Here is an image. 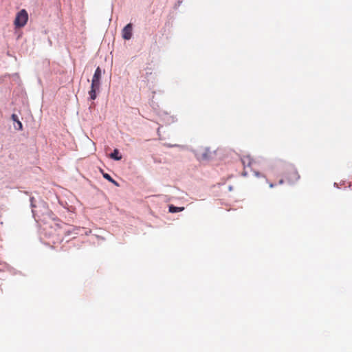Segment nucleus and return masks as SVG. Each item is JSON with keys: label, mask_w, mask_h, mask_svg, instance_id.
Here are the masks:
<instances>
[{"label": "nucleus", "mask_w": 352, "mask_h": 352, "mask_svg": "<svg viewBox=\"0 0 352 352\" xmlns=\"http://www.w3.org/2000/svg\"><path fill=\"white\" fill-rule=\"evenodd\" d=\"M194 153L199 161L209 160L212 155V153L209 148L204 146H197L194 149Z\"/></svg>", "instance_id": "obj_1"}, {"label": "nucleus", "mask_w": 352, "mask_h": 352, "mask_svg": "<svg viewBox=\"0 0 352 352\" xmlns=\"http://www.w3.org/2000/svg\"><path fill=\"white\" fill-rule=\"evenodd\" d=\"M28 20V14L24 9L19 12L16 16L14 24L16 28H22L25 25Z\"/></svg>", "instance_id": "obj_2"}, {"label": "nucleus", "mask_w": 352, "mask_h": 352, "mask_svg": "<svg viewBox=\"0 0 352 352\" xmlns=\"http://www.w3.org/2000/svg\"><path fill=\"white\" fill-rule=\"evenodd\" d=\"M300 178L298 171L294 168H291L286 174V179L290 184H294Z\"/></svg>", "instance_id": "obj_3"}, {"label": "nucleus", "mask_w": 352, "mask_h": 352, "mask_svg": "<svg viewBox=\"0 0 352 352\" xmlns=\"http://www.w3.org/2000/svg\"><path fill=\"white\" fill-rule=\"evenodd\" d=\"M133 25L131 23L127 24L122 31V36L124 40H129L132 37Z\"/></svg>", "instance_id": "obj_4"}, {"label": "nucleus", "mask_w": 352, "mask_h": 352, "mask_svg": "<svg viewBox=\"0 0 352 352\" xmlns=\"http://www.w3.org/2000/svg\"><path fill=\"white\" fill-rule=\"evenodd\" d=\"M101 75V69L98 67L96 68L92 78L91 83L93 84V87H96L98 85H100Z\"/></svg>", "instance_id": "obj_5"}, {"label": "nucleus", "mask_w": 352, "mask_h": 352, "mask_svg": "<svg viewBox=\"0 0 352 352\" xmlns=\"http://www.w3.org/2000/svg\"><path fill=\"white\" fill-rule=\"evenodd\" d=\"M241 162L244 166V168L250 167L255 164V161L250 155H244L241 158Z\"/></svg>", "instance_id": "obj_6"}, {"label": "nucleus", "mask_w": 352, "mask_h": 352, "mask_svg": "<svg viewBox=\"0 0 352 352\" xmlns=\"http://www.w3.org/2000/svg\"><path fill=\"white\" fill-rule=\"evenodd\" d=\"M100 85H98L96 87H93V84L91 85V89L89 91V97L91 100H95L97 97L96 91L99 90Z\"/></svg>", "instance_id": "obj_7"}, {"label": "nucleus", "mask_w": 352, "mask_h": 352, "mask_svg": "<svg viewBox=\"0 0 352 352\" xmlns=\"http://www.w3.org/2000/svg\"><path fill=\"white\" fill-rule=\"evenodd\" d=\"M184 210V207H176L173 205L169 206L168 211L171 213L182 212Z\"/></svg>", "instance_id": "obj_8"}, {"label": "nucleus", "mask_w": 352, "mask_h": 352, "mask_svg": "<svg viewBox=\"0 0 352 352\" xmlns=\"http://www.w3.org/2000/svg\"><path fill=\"white\" fill-rule=\"evenodd\" d=\"M110 156L112 159L116 160H120L122 159V156L119 155V151L118 149H115Z\"/></svg>", "instance_id": "obj_9"}, {"label": "nucleus", "mask_w": 352, "mask_h": 352, "mask_svg": "<svg viewBox=\"0 0 352 352\" xmlns=\"http://www.w3.org/2000/svg\"><path fill=\"white\" fill-rule=\"evenodd\" d=\"M103 175V177L104 178H105L106 179H107L109 182H111L112 184H113L114 185L118 186L119 184L118 183L115 181L108 173H102Z\"/></svg>", "instance_id": "obj_10"}, {"label": "nucleus", "mask_w": 352, "mask_h": 352, "mask_svg": "<svg viewBox=\"0 0 352 352\" xmlns=\"http://www.w3.org/2000/svg\"><path fill=\"white\" fill-rule=\"evenodd\" d=\"M17 126H18V128L15 127L16 129L18 130H20L21 131L23 129V124L22 123L19 121V120H17Z\"/></svg>", "instance_id": "obj_11"}, {"label": "nucleus", "mask_w": 352, "mask_h": 352, "mask_svg": "<svg viewBox=\"0 0 352 352\" xmlns=\"http://www.w3.org/2000/svg\"><path fill=\"white\" fill-rule=\"evenodd\" d=\"M12 119L13 121L17 122V120H19L18 119V116L16 115V114H12Z\"/></svg>", "instance_id": "obj_12"}, {"label": "nucleus", "mask_w": 352, "mask_h": 352, "mask_svg": "<svg viewBox=\"0 0 352 352\" xmlns=\"http://www.w3.org/2000/svg\"><path fill=\"white\" fill-rule=\"evenodd\" d=\"M274 186V185L273 184H272V183H271V184H270V188H273Z\"/></svg>", "instance_id": "obj_13"}, {"label": "nucleus", "mask_w": 352, "mask_h": 352, "mask_svg": "<svg viewBox=\"0 0 352 352\" xmlns=\"http://www.w3.org/2000/svg\"><path fill=\"white\" fill-rule=\"evenodd\" d=\"M283 183V179H280V180L279 181V184H282Z\"/></svg>", "instance_id": "obj_14"}]
</instances>
